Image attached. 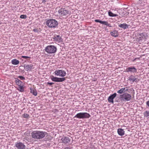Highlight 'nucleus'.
Here are the masks:
<instances>
[{
  "label": "nucleus",
  "instance_id": "nucleus-1",
  "mask_svg": "<svg viewBox=\"0 0 149 149\" xmlns=\"http://www.w3.org/2000/svg\"><path fill=\"white\" fill-rule=\"evenodd\" d=\"M127 87L122 88L119 90L117 92L120 95L119 96V99L121 101L127 102L130 101L132 98V96L130 94L125 93V92L128 91Z\"/></svg>",
  "mask_w": 149,
  "mask_h": 149
},
{
  "label": "nucleus",
  "instance_id": "nucleus-2",
  "mask_svg": "<svg viewBox=\"0 0 149 149\" xmlns=\"http://www.w3.org/2000/svg\"><path fill=\"white\" fill-rule=\"evenodd\" d=\"M47 133L45 132L40 131H34L31 133L32 138L36 140H40L43 138Z\"/></svg>",
  "mask_w": 149,
  "mask_h": 149
},
{
  "label": "nucleus",
  "instance_id": "nucleus-3",
  "mask_svg": "<svg viewBox=\"0 0 149 149\" xmlns=\"http://www.w3.org/2000/svg\"><path fill=\"white\" fill-rule=\"evenodd\" d=\"M46 24L49 28H55L57 27L58 23L55 19H50L46 21Z\"/></svg>",
  "mask_w": 149,
  "mask_h": 149
},
{
  "label": "nucleus",
  "instance_id": "nucleus-4",
  "mask_svg": "<svg viewBox=\"0 0 149 149\" xmlns=\"http://www.w3.org/2000/svg\"><path fill=\"white\" fill-rule=\"evenodd\" d=\"M91 116L90 114L87 112H80L75 115L74 118H77L79 119L88 118Z\"/></svg>",
  "mask_w": 149,
  "mask_h": 149
},
{
  "label": "nucleus",
  "instance_id": "nucleus-5",
  "mask_svg": "<svg viewBox=\"0 0 149 149\" xmlns=\"http://www.w3.org/2000/svg\"><path fill=\"white\" fill-rule=\"evenodd\" d=\"M45 51L48 54H52L55 53L57 50L56 47L54 45H48L46 47Z\"/></svg>",
  "mask_w": 149,
  "mask_h": 149
},
{
  "label": "nucleus",
  "instance_id": "nucleus-6",
  "mask_svg": "<svg viewBox=\"0 0 149 149\" xmlns=\"http://www.w3.org/2000/svg\"><path fill=\"white\" fill-rule=\"evenodd\" d=\"M58 12L59 14L61 16H66L70 13L68 10L63 8H61L59 9Z\"/></svg>",
  "mask_w": 149,
  "mask_h": 149
},
{
  "label": "nucleus",
  "instance_id": "nucleus-7",
  "mask_svg": "<svg viewBox=\"0 0 149 149\" xmlns=\"http://www.w3.org/2000/svg\"><path fill=\"white\" fill-rule=\"evenodd\" d=\"M54 73L56 75L62 77L65 76L66 74L65 71L58 69L56 70L55 71Z\"/></svg>",
  "mask_w": 149,
  "mask_h": 149
},
{
  "label": "nucleus",
  "instance_id": "nucleus-8",
  "mask_svg": "<svg viewBox=\"0 0 149 149\" xmlns=\"http://www.w3.org/2000/svg\"><path fill=\"white\" fill-rule=\"evenodd\" d=\"M61 140L62 143L64 144L69 145L70 144L71 139L68 137L63 136Z\"/></svg>",
  "mask_w": 149,
  "mask_h": 149
},
{
  "label": "nucleus",
  "instance_id": "nucleus-9",
  "mask_svg": "<svg viewBox=\"0 0 149 149\" xmlns=\"http://www.w3.org/2000/svg\"><path fill=\"white\" fill-rule=\"evenodd\" d=\"M94 21L95 22H99L101 24L104 25H106L109 27H113L111 24L109 23L107 21H102L97 19H95Z\"/></svg>",
  "mask_w": 149,
  "mask_h": 149
},
{
  "label": "nucleus",
  "instance_id": "nucleus-10",
  "mask_svg": "<svg viewBox=\"0 0 149 149\" xmlns=\"http://www.w3.org/2000/svg\"><path fill=\"white\" fill-rule=\"evenodd\" d=\"M137 71V69L134 66L128 67L126 69V72H127L134 73L136 72Z\"/></svg>",
  "mask_w": 149,
  "mask_h": 149
},
{
  "label": "nucleus",
  "instance_id": "nucleus-11",
  "mask_svg": "<svg viewBox=\"0 0 149 149\" xmlns=\"http://www.w3.org/2000/svg\"><path fill=\"white\" fill-rule=\"evenodd\" d=\"M15 146L17 149H25L26 147L24 144L21 142L16 143Z\"/></svg>",
  "mask_w": 149,
  "mask_h": 149
},
{
  "label": "nucleus",
  "instance_id": "nucleus-12",
  "mask_svg": "<svg viewBox=\"0 0 149 149\" xmlns=\"http://www.w3.org/2000/svg\"><path fill=\"white\" fill-rule=\"evenodd\" d=\"M117 94L114 93L113 94L111 95L108 98V100L109 102L113 103V99L116 97Z\"/></svg>",
  "mask_w": 149,
  "mask_h": 149
},
{
  "label": "nucleus",
  "instance_id": "nucleus-13",
  "mask_svg": "<svg viewBox=\"0 0 149 149\" xmlns=\"http://www.w3.org/2000/svg\"><path fill=\"white\" fill-rule=\"evenodd\" d=\"M54 40L57 42H62L63 41V39L62 38L60 35H56L53 38Z\"/></svg>",
  "mask_w": 149,
  "mask_h": 149
},
{
  "label": "nucleus",
  "instance_id": "nucleus-14",
  "mask_svg": "<svg viewBox=\"0 0 149 149\" xmlns=\"http://www.w3.org/2000/svg\"><path fill=\"white\" fill-rule=\"evenodd\" d=\"M139 40H141L143 39H146L148 35L147 33L146 32H143L139 34Z\"/></svg>",
  "mask_w": 149,
  "mask_h": 149
},
{
  "label": "nucleus",
  "instance_id": "nucleus-15",
  "mask_svg": "<svg viewBox=\"0 0 149 149\" xmlns=\"http://www.w3.org/2000/svg\"><path fill=\"white\" fill-rule=\"evenodd\" d=\"M129 80L130 81H132L133 82H138V81L137 78H135V77L132 75H131L129 77Z\"/></svg>",
  "mask_w": 149,
  "mask_h": 149
},
{
  "label": "nucleus",
  "instance_id": "nucleus-16",
  "mask_svg": "<svg viewBox=\"0 0 149 149\" xmlns=\"http://www.w3.org/2000/svg\"><path fill=\"white\" fill-rule=\"evenodd\" d=\"M118 26L119 27L123 28L124 29L128 28L129 27V25L125 23L119 24Z\"/></svg>",
  "mask_w": 149,
  "mask_h": 149
},
{
  "label": "nucleus",
  "instance_id": "nucleus-17",
  "mask_svg": "<svg viewBox=\"0 0 149 149\" xmlns=\"http://www.w3.org/2000/svg\"><path fill=\"white\" fill-rule=\"evenodd\" d=\"M117 132L118 134L120 136H122L125 134V131L121 128L118 129V130Z\"/></svg>",
  "mask_w": 149,
  "mask_h": 149
},
{
  "label": "nucleus",
  "instance_id": "nucleus-18",
  "mask_svg": "<svg viewBox=\"0 0 149 149\" xmlns=\"http://www.w3.org/2000/svg\"><path fill=\"white\" fill-rule=\"evenodd\" d=\"M110 34L111 36L114 37H117L118 36V31L116 30L111 32Z\"/></svg>",
  "mask_w": 149,
  "mask_h": 149
},
{
  "label": "nucleus",
  "instance_id": "nucleus-19",
  "mask_svg": "<svg viewBox=\"0 0 149 149\" xmlns=\"http://www.w3.org/2000/svg\"><path fill=\"white\" fill-rule=\"evenodd\" d=\"M33 67V65H26V66H25V69L27 71H28L29 70H31V69H32Z\"/></svg>",
  "mask_w": 149,
  "mask_h": 149
},
{
  "label": "nucleus",
  "instance_id": "nucleus-20",
  "mask_svg": "<svg viewBox=\"0 0 149 149\" xmlns=\"http://www.w3.org/2000/svg\"><path fill=\"white\" fill-rule=\"evenodd\" d=\"M19 61L16 59H13L11 61L12 63L14 65H17L19 64Z\"/></svg>",
  "mask_w": 149,
  "mask_h": 149
},
{
  "label": "nucleus",
  "instance_id": "nucleus-21",
  "mask_svg": "<svg viewBox=\"0 0 149 149\" xmlns=\"http://www.w3.org/2000/svg\"><path fill=\"white\" fill-rule=\"evenodd\" d=\"M109 15L111 17L118 16V15L117 14H114L112 13L110 11H109L108 12Z\"/></svg>",
  "mask_w": 149,
  "mask_h": 149
},
{
  "label": "nucleus",
  "instance_id": "nucleus-22",
  "mask_svg": "<svg viewBox=\"0 0 149 149\" xmlns=\"http://www.w3.org/2000/svg\"><path fill=\"white\" fill-rule=\"evenodd\" d=\"M30 90L31 93H32L34 95L36 96L37 95V93L36 89L31 88Z\"/></svg>",
  "mask_w": 149,
  "mask_h": 149
},
{
  "label": "nucleus",
  "instance_id": "nucleus-23",
  "mask_svg": "<svg viewBox=\"0 0 149 149\" xmlns=\"http://www.w3.org/2000/svg\"><path fill=\"white\" fill-rule=\"evenodd\" d=\"M23 86L24 85H22L21 86H18L19 87L18 89V90L21 92H24V89Z\"/></svg>",
  "mask_w": 149,
  "mask_h": 149
},
{
  "label": "nucleus",
  "instance_id": "nucleus-24",
  "mask_svg": "<svg viewBox=\"0 0 149 149\" xmlns=\"http://www.w3.org/2000/svg\"><path fill=\"white\" fill-rule=\"evenodd\" d=\"M51 79L53 81L58 82V77H54L53 76L51 77Z\"/></svg>",
  "mask_w": 149,
  "mask_h": 149
},
{
  "label": "nucleus",
  "instance_id": "nucleus-25",
  "mask_svg": "<svg viewBox=\"0 0 149 149\" xmlns=\"http://www.w3.org/2000/svg\"><path fill=\"white\" fill-rule=\"evenodd\" d=\"M65 80V78L64 77L58 78V82H62Z\"/></svg>",
  "mask_w": 149,
  "mask_h": 149
},
{
  "label": "nucleus",
  "instance_id": "nucleus-26",
  "mask_svg": "<svg viewBox=\"0 0 149 149\" xmlns=\"http://www.w3.org/2000/svg\"><path fill=\"white\" fill-rule=\"evenodd\" d=\"M143 114L144 117H147L149 116V111H146Z\"/></svg>",
  "mask_w": 149,
  "mask_h": 149
},
{
  "label": "nucleus",
  "instance_id": "nucleus-27",
  "mask_svg": "<svg viewBox=\"0 0 149 149\" xmlns=\"http://www.w3.org/2000/svg\"><path fill=\"white\" fill-rule=\"evenodd\" d=\"M40 29L35 28L33 29V31L35 32L38 33L40 32Z\"/></svg>",
  "mask_w": 149,
  "mask_h": 149
},
{
  "label": "nucleus",
  "instance_id": "nucleus-28",
  "mask_svg": "<svg viewBox=\"0 0 149 149\" xmlns=\"http://www.w3.org/2000/svg\"><path fill=\"white\" fill-rule=\"evenodd\" d=\"M21 19H25L27 18V16L26 15H22L20 17Z\"/></svg>",
  "mask_w": 149,
  "mask_h": 149
},
{
  "label": "nucleus",
  "instance_id": "nucleus-29",
  "mask_svg": "<svg viewBox=\"0 0 149 149\" xmlns=\"http://www.w3.org/2000/svg\"><path fill=\"white\" fill-rule=\"evenodd\" d=\"M17 77L21 80H24L25 79V78L22 76H17Z\"/></svg>",
  "mask_w": 149,
  "mask_h": 149
},
{
  "label": "nucleus",
  "instance_id": "nucleus-30",
  "mask_svg": "<svg viewBox=\"0 0 149 149\" xmlns=\"http://www.w3.org/2000/svg\"><path fill=\"white\" fill-rule=\"evenodd\" d=\"M23 117L24 118H27L29 117V115L27 113H24L23 115Z\"/></svg>",
  "mask_w": 149,
  "mask_h": 149
},
{
  "label": "nucleus",
  "instance_id": "nucleus-31",
  "mask_svg": "<svg viewBox=\"0 0 149 149\" xmlns=\"http://www.w3.org/2000/svg\"><path fill=\"white\" fill-rule=\"evenodd\" d=\"M21 58L25 59H27V58H30L31 57L26 56H22Z\"/></svg>",
  "mask_w": 149,
  "mask_h": 149
},
{
  "label": "nucleus",
  "instance_id": "nucleus-32",
  "mask_svg": "<svg viewBox=\"0 0 149 149\" xmlns=\"http://www.w3.org/2000/svg\"><path fill=\"white\" fill-rule=\"evenodd\" d=\"M22 81H20L19 82H18L16 84L18 85V86H21L22 85Z\"/></svg>",
  "mask_w": 149,
  "mask_h": 149
},
{
  "label": "nucleus",
  "instance_id": "nucleus-33",
  "mask_svg": "<svg viewBox=\"0 0 149 149\" xmlns=\"http://www.w3.org/2000/svg\"><path fill=\"white\" fill-rule=\"evenodd\" d=\"M86 149H95V148L94 145H92L91 147Z\"/></svg>",
  "mask_w": 149,
  "mask_h": 149
},
{
  "label": "nucleus",
  "instance_id": "nucleus-34",
  "mask_svg": "<svg viewBox=\"0 0 149 149\" xmlns=\"http://www.w3.org/2000/svg\"><path fill=\"white\" fill-rule=\"evenodd\" d=\"M15 82L16 84H17L18 82L20 81L17 78H15Z\"/></svg>",
  "mask_w": 149,
  "mask_h": 149
},
{
  "label": "nucleus",
  "instance_id": "nucleus-35",
  "mask_svg": "<svg viewBox=\"0 0 149 149\" xmlns=\"http://www.w3.org/2000/svg\"><path fill=\"white\" fill-rule=\"evenodd\" d=\"M54 84V83L53 82H48L47 83V84L49 85V86H52V84Z\"/></svg>",
  "mask_w": 149,
  "mask_h": 149
},
{
  "label": "nucleus",
  "instance_id": "nucleus-36",
  "mask_svg": "<svg viewBox=\"0 0 149 149\" xmlns=\"http://www.w3.org/2000/svg\"><path fill=\"white\" fill-rule=\"evenodd\" d=\"M72 147H70V146H68L66 147L65 148V149H72Z\"/></svg>",
  "mask_w": 149,
  "mask_h": 149
},
{
  "label": "nucleus",
  "instance_id": "nucleus-37",
  "mask_svg": "<svg viewBox=\"0 0 149 149\" xmlns=\"http://www.w3.org/2000/svg\"><path fill=\"white\" fill-rule=\"evenodd\" d=\"M146 105L149 108V100L146 102Z\"/></svg>",
  "mask_w": 149,
  "mask_h": 149
},
{
  "label": "nucleus",
  "instance_id": "nucleus-38",
  "mask_svg": "<svg viewBox=\"0 0 149 149\" xmlns=\"http://www.w3.org/2000/svg\"><path fill=\"white\" fill-rule=\"evenodd\" d=\"M46 0H43L42 2L44 3H45L46 2Z\"/></svg>",
  "mask_w": 149,
  "mask_h": 149
},
{
  "label": "nucleus",
  "instance_id": "nucleus-39",
  "mask_svg": "<svg viewBox=\"0 0 149 149\" xmlns=\"http://www.w3.org/2000/svg\"><path fill=\"white\" fill-rule=\"evenodd\" d=\"M139 59L138 58H135L134 59V60L133 61H135L136 60V59Z\"/></svg>",
  "mask_w": 149,
  "mask_h": 149
}]
</instances>
